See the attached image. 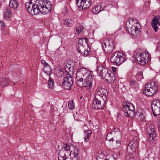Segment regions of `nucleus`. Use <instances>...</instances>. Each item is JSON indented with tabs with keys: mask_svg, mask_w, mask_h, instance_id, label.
I'll list each match as a JSON object with an SVG mask.
<instances>
[{
	"mask_svg": "<svg viewBox=\"0 0 160 160\" xmlns=\"http://www.w3.org/2000/svg\"><path fill=\"white\" fill-rule=\"evenodd\" d=\"M108 96V92L104 89H100L95 95V97L101 98L104 103L107 100Z\"/></svg>",
	"mask_w": 160,
	"mask_h": 160,
	"instance_id": "16",
	"label": "nucleus"
},
{
	"mask_svg": "<svg viewBox=\"0 0 160 160\" xmlns=\"http://www.w3.org/2000/svg\"><path fill=\"white\" fill-rule=\"evenodd\" d=\"M62 151L63 152L62 153H63V155L66 158H67V157H68L69 156H70L72 154L71 151H67V150Z\"/></svg>",
	"mask_w": 160,
	"mask_h": 160,
	"instance_id": "39",
	"label": "nucleus"
},
{
	"mask_svg": "<svg viewBox=\"0 0 160 160\" xmlns=\"http://www.w3.org/2000/svg\"><path fill=\"white\" fill-rule=\"evenodd\" d=\"M89 122L90 123V122H91V120H89Z\"/></svg>",
	"mask_w": 160,
	"mask_h": 160,
	"instance_id": "60",
	"label": "nucleus"
},
{
	"mask_svg": "<svg viewBox=\"0 0 160 160\" xmlns=\"http://www.w3.org/2000/svg\"><path fill=\"white\" fill-rule=\"evenodd\" d=\"M112 69L114 72H115L116 71V68L115 67H112Z\"/></svg>",
	"mask_w": 160,
	"mask_h": 160,
	"instance_id": "52",
	"label": "nucleus"
},
{
	"mask_svg": "<svg viewBox=\"0 0 160 160\" xmlns=\"http://www.w3.org/2000/svg\"><path fill=\"white\" fill-rule=\"evenodd\" d=\"M135 31H136V33L137 32H138V27H137V26H135Z\"/></svg>",
	"mask_w": 160,
	"mask_h": 160,
	"instance_id": "53",
	"label": "nucleus"
},
{
	"mask_svg": "<svg viewBox=\"0 0 160 160\" xmlns=\"http://www.w3.org/2000/svg\"><path fill=\"white\" fill-rule=\"evenodd\" d=\"M76 1L78 8H82V9L89 8L91 3L89 2V0H76Z\"/></svg>",
	"mask_w": 160,
	"mask_h": 160,
	"instance_id": "17",
	"label": "nucleus"
},
{
	"mask_svg": "<svg viewBox=\"0 0 160 160\" xmlns=\"http://www.w3.org/2000/svg\"><path fill=\"white\" fill-rule=\"evenodd\" d=\"M68 107L70 109H73L74 108V106L73 101H70L68 102Z\"/></svg>",
	"mask_w": 160,
	"mask_h": 160,
	"instance_id": "41",
	"label": "nucleus"
},
{
	"mask_svg": "<svg viewBox=\"0 0 160 160\" xmlns=\"http://www.w3.org/2000/svg\"><path fill=\"white\" fill-rule=\"evenodd\" d=\"M118 138H117L116 140V144L118 146H120L121 145V143L122 141V139L121 138L122 136L121 133L120 132V131L118 132Z\"/></svg>",
	"mask_w": 160,
	"mask_h": 160,
	"instance_id": "35",
	"label": "nucleus"
},
{
	"mask_svg": "<svg viewBox=\"0 0 160 160\" xmlns=\"http://www.w3.org/2000/svg\"><path fill=\"white\" fill-rule=\"evenodd\" d=\"M91 73V72H88L86 68L83 67L78 69L76 75L85 78Z\"/></svg>",
	"mask_w": 160,
	"mask_h": 160,
	"instance_id": "21",
	"label": "nucleus"
},
{
	"mask_svg": "<svg viewBox=\"0 0 160 160\" xmlns=\"http://www.w3.org/2000/svg\"><path fill=\"white\" fill-rule=\"evenodd\" d=\"M54 80L49 76L48 82V87L49 88H53L54 87Z\"/></svg>",
	"mask_w": 160,
	"mask_h": 160,
	"instance_id": "33",
	"label": "nucleus"
},
{
	"mask_svg": "<svg viewBox=\"0 0 160 160\" xmlns=\"http://www.w3.org/2000/svg\"><path fill=\"white\" fill-rule=\"evenodd\" d=\"M128 32L134 35L136 33L135 27V26H132V27L129 26L128 29Z\"/></svg>",
	"mask_w": 160,
	"mask_h": 160,
	"instance_id": "37",
	"label": "nucleus"
},
{
	"mask_svg": "<svg viewBox=\"0 0 160 160\" xmlns=\"http://www.w3.org/2000/svg\"><path fill=\"white\" fill-rule=\"evenodd\" d=\"M70 147L69 145H66V146H64V147H62L61 149H60L59 150L60 151V153L62 154L63 152V151L64 150H67V151H70Z\"/></svg>",
	"mask_w": 160,
	"mask_h": 160,
	"instance_id": "38",
	"label": "nucleus"
},
{
	"mask_svg": "<svg viewBox=\"0 0 160 160\" xmlns=\"http://www.w3.org/2000/svg\"><path fill=\"white\" fill-rule=\"evenodd\" d=\"M145 132L148 135V140L150 142L154 140L156 136V133L155 131V126L151 124L148 126Z\"/></svg>",
	"mask_w": 160,
	"mask_h": 160,
	"instance_id": "9",
	"label": "nucleus"
},
{
	"mask_svg": "<svg viewBox=\"0 0 160 160\" xmlns=\"http://www.w3.org/2000/svg\"><path fill=\"white\" fill-rule=\"evenodd\" d=\"M78 151L79 149L78 148H77L76 147L74 148V149L73 152L71 151L72 154L74 155L73 159H78L77 156L78 155Z\"/></svg>",
	"mask_w": 160,
	"mask_h": 160,
	"instance_id": "36",
	"label": "nucleus"
},
{
	"mask_svg": "<svg viewBox=\"0 0 160 160\" xmlns=\"http://www.w3.org/2000/svg\"><path fill=\"white\" fill-rule=\"evenodd\" d=\"M157 49H159V50H160V41L158 43V44L157 46Z\"/></svg>",
	"mask_w": 160,
	"mask_h": 160,
	"instance_id": "50",
	"label": "nucleus"
},
{
	"mask_svg": "<svg viewBox=\"0 0 160 160\" xmlns=\"http://www.w3.org/2000/svg\"><path fill=\"white\" fill-rule=\"evenodd\" d=\"M138 116V121L142 122L145 119V117L142 112H138L136 113Z\"/></svg>",
	"mask_w": 160,
	"mask_h": 160,
	"instance_id": "31",
	"label": "nucleus"
},
{
	"mask_svg": "<svg viewBox=\"0 0 160 160\" xmlns=\"http://www.w3.org/2000/svg\"><path fill=\"white\" fill-rule=\"evenodd\" d=\"M114 132H117L118 131V130H119V129L118 128H114Z\"/></svg>",
	"mask_w": 160,
	"mask_h": 160,
	"instance_id": "54",
	"label": "nucleus"
},
{
	"mask_svg": "<svg viewBox=\"0 0 160 160\" xmlns=\"http://www.w3.org/2000/svg\"><path fill=\"white\" fill-rule=\"evenodd\" d=\"M149 56L146 52L141 53L136 57L135 61L139 64L144 65L148 62Z\"/></svg>",
	"mask_w": 160,
	"mask_h": 160,
	"instance_id": "8",
	"label": "nucleus"
},
{
	"mask_svg": "<svg viewBox=\"0 0 160 160\" xmlns=\"http://www.w3.org/2000/svg\"><path fill=\"white\" fill-rule=\"evenodd\" d=\"M104 72L102 77L105 79L110 83L113 82L115 79V77L114 74L112 73V71L109 69L107 68Z\"/></svg>",
	"mask_w": 160,
	"mask_h": 160,
	"instance_id": "12",
	"label": "nucleus"
},
{
	"mask_svg": "<svg viewBox=\"0 0 160 160\" xmlns=\"http://www.w3.org/2000/svg\"><path fill=\"white\" fill-rule=\"evenodd\" d=\"M151 108L153 113L155 116L160 114V103L153 102L152 104Z\"/></svg>",
	"mask_w": 160,
	"mask_h": 160,
	"instance_id": "18",
	"label": "nucleus"
},
{
	"mask_svg": "<svg viewBox=\"0 0 160 160\" xmlns=\"http://www.w3.org/2000/svg\"><path fill=\"white\" fill-rule=\"evenodd\" d=\"M159 21H160V16H155L152 20L151 24L152 27L155 32H157L158 31V28L157 25L159 23Z\"/></svg>",
	"mask_w": 160,
	"mask_h": 160,
	"instance_id": "20",
	"label": "nucleus"
},
{
	"mask_svg": "<svg viewBox=\"0 0 160 160\" xmlns=\"http://www.w3.org/2000/svg\"><path fill=\"white\" fill-rule=\"evenodd\" d=\"M81 40L82 41V42H81L82 43V42H84V41L85 42V43L86 44H87V45L88 47H89L88 45V39L87 38H81L80 40Z\"/></svg>",
	"mask_w": 160,
	"mask_h": 160,
	"instance_id": "43",
	"label": "nucleus"
},
{
	"mask_svg": "<svg viewBox=\"0 0 160 160\" xmlns=\"http://www.w3.org/2000/svg\"><path fill=\"white\" fill-rule=\"evenodd\" d=\"M106 140L107 141H109V142H112L114 141V139L113 138H112L109 139V138H108V136H107V137L106 138Z\"/></svg>",
	"mask_w": 160,
	"mask_h": 160,
	"instance_id": "48",
	"label": "nucleus"
},
{
	"mask_svg": "<svg viewBox=\"0 0 160 160\" xmlns=\"http://www.w3.org/2000/svg\"><path fill=\"white\" fill-rule=\"evenodd\" d=\"M105 160H109L108 159H106Z\"/></svg>",
	"mask_w": 160,
	"mask_h": 160,
	"instance_id": "62",
	"label": "nucleus"
},
{
	"mask_svg": "<svg viewBox=\"0 0 160 160\" xmlns=\"http://www.w3.org/2000/svg\"><path fill=\"white\" fill-rule=\"evenodd\" d=\"M158 125H159L160 126V117H159L158 118Z\"/></svg>",
	"mask_w": 160,
	"mask_h": 160,
	"instance_id": "55",
	"label": "nucleus"
},
{
	"mask_svg": "<svg viewBox=\"0 0 160 160\" xmlns=\"http://www.w3.org/2000/svg\"><path fill=\"white\" fill-rule=\"evenodd\" d=\"M41 63L42 64L44 65V67H47V66H49L48 63H47L45 60H42L41 61Z\"/></svg>",
	"mask_w": 160,
	"mask_h": 160,
	"instance_id": "47",
	"label": "nucleus"
},
{
	"mask_svg": "<svg viewBox=\"0 0 160 160\" xmlns=\"http://www.w3.org/2000/svg\"><path fill=\"white\" fill-rule=\"evenodd\" d=\"M11 15L12 13L10 9L9 8H6L4 11V18H5L6 19H8L10 18Z\"/></svg>",
	"mask_w": 160,
	"mask_h": 160,
	"instance_id": "29",
	"label": "nucleus"
},
{
	"mask_svg": "<svg viewBox=\"0 0 160 160\" xmlns=\"http://www.w3.org/2000/svg\"><path fill=\"white\" fill-rule=\"evenodd\" d=\"M139 139L137 137H134L132 140L130 141L127 147V151L130 154L135 152L136 148L139 145Z\"/></svg>",
	"mask_w": 160,
	"mask_h": 160,
	"instance_id": "7",
	"label": "nucleus"
},
{
	"mask_svg": "<svg viewBox=\"0 0 160 160\" xmlns=\"http://www.w3.org/2000/svg\"><path fill=\"white\" fill-rule=\"evenodd\" d=\"M103 102L101 98H99L95 96L92 104V107L95 110L104 109V104H101L102 102Z\"/></svg>",
	"mask_w": 160,
	"mask_h": 160,
	"instance_id": "15",
	"label": "nucleus"
},
{
	"mask_svg": "<svg viewBox=\"0 0 160 160\" xmlns=\"http://www.w3.org/2000/svg\"><path fill=\"white\" fill-rule=\"evenodd\" d=\"M127 60L125 55L119 52H114L111 55L110 60L111 62L118 66H119Z\"/></svg>",
	"mask_w": 160,
	"mask_h": 160,
	"instance_id": "1",
	"label": "nucleus"
},
{
	"mask_svg": "<svg viewBox=\"0 0 160 160\" xmlns=\"http://www.w3.org/2000/svg\"><path fill=\"white\" fill-rule=\"evenodd\" d=\"M0 23L1 24V29L2 31V33L5 35L8 34L9 33L8 27L2 21H0Z\"/></svg>",
	"mask_w": 160,
	"mask_h": 160,
	"instance_id": "22",
	"label": "nucleus"
},
{
	"mask_svg": "<svg viewBox=\"0 0 160 160\" xmlns=\"http://www.w3.org/2000/svg\"><path fill=\"white\" fill-rule=\"evenodd\" d=\"M42 6V4L39 2L36 4H33L32 5V3H26L25 4L26 8L32 15L41 14Z\"/></svg>",
	"mask_w": 160,
	"mask_h": 160,
	"instance_id": "2",
	"label": "nucleus"
},
{
	"mask_svg": "<svg viewBox=\"0 0 160 160\" xmlns=\"http://www.w3.org/2000/svg\"><path fill=\"white\" fill-rule=\"evenodd\" d=\"M138 23H139V22H136V24H138Z\"/></svg>",
	"mask_w": 160,
	"mask_h": 160,
	"instance_id": "59",
	"label": "nucleus"
},
{
	"mask_svg": "<svg viewBox=\"0 0 160 160\" xmlns=\"http://www.w3.org/2000/svg\"><path fill=\"white\" fill-rule=\"evenodd\" d=\"M107 68L102 66H99L97 67L96 70L97 73L100 77H102L104 72L105 71Z\"/></svg>",
	"mask_w": 160,
	"mask_h": 160,
	"instance_id": "25",
	"label": "nucleus"
},
{
	"mask_svg": "<svg viewBox=\"0 0 160 160\" xmlns=\"http://www.w3.org/2000/svg\"><path fill=\"white\" fill-rule=\"evenodd\" d=\"M112 132H110L109 133H108L107 135V136H108H108L109 135V134H112Z\"/></svg>",
	"mask_w": 160,
	"mask_h": 160,
	"instance_id": "56",
	"label": "nucleus"
},
{
	"mask_svg": "<svg viewBox=\"0 0 160 160\" xmlns=\"http://www.w3.org/2000/svg\"><path fill=\"white\" fill-rule=\"evenodd\" d=\"M42 8L41 9V14H45L50 12L52 8V4L50 2H47L46 5L44 6L42 4L43 2H41Z\"/></svg>",
	"mask_w": 160,
	"mask_h": 160,
	"instance_id": "19",
	"label": "nucleus"
},
{
	"mask_svg": "<svg viewBox=\"0 0 160 160\" xmlns=\"http://www.w3.org/2000/svg\"><path fill=\"white\" fill-rule=\"evenodd\" d=\"M104 72L102 77L105 79L110 83L113 82L115 79V77L114 74L112 73V71L109 69L107 68Z\"/></svg>",
	"mask_w": 160,
	"mask_h": 160,
	"instance_id": "14",
	"label": "nucleus"
},
{
	"mask_svg": "<svg viewBox=\"0 0 160 160\" xmlns=\"http://www.w3.org/2000/svg\"><path fill=\"white\" fill-rule=\"evenodd\" d=\"M73 75L70 73H67L62 82V86L65 90H69L71 89L73 85L72 78Z\"/></svg>",
	"mask_w": 160,
	"mask_h": 160,
	"instance_id": "5",
	"label": "nucleus"
},
{
	"mask_svg": "<svg viewBox=\"0 0 160 160\" xmlns=\"http://www.w3.org/2000/svg\"><path fill=\"white\" fill-rule=\"evenodd\" d=\"M9 82V79L8 78H0V86L2 88L7 86Z\"/></svg>",
	"mask_w": 160,
	"mask_h": 160,
	"instance_id": "24",
	"label": "nucleus"
},
{
	"mask_svg": "<svg viewBox=\"0 0 160 160\" xmlns=\"http://www.w3.org/2000/svg\"><path fill=\"white\" fill-rule=\"evenodd\" d=\"M104 72L102 77L105 79L110 83L113 82L115 79V77L114 74L112 73V71L109 69L107 68Z\"/></svg>",
	"mask_w": 160,
	"mask_h": 160,
	"instance_id": "13",
	"label": "nucleus"
},
{
	"mask_svg": "<svg viewBox=\"0 0 160 160\" xmlns=\"http://www.w3.org/2000/svg\"><path fill=\"white\" fill-rule=\"evenodd\" d=\"M83 127L84 130L86 131V130H89L87 125V124H84L83 126Z\"/></svg>",
	"mask_w": 160,
	"mask_h": 160,
	"instance_id": "49",
	"label": "nucleus"
},
{
	"mask_svg": "<svg viewBox=\"0 0 160 160\" xmlns=\"http://www.w3.org/2000/svg\"><path fill=\"white\" fill-rule=\"evenodd\" d=\"M72 21L70 18L65 19L64 21V24L67 27H71L72 25Z\"/></svg>",
	"mask_w": 160,
	"mask_h": 160,
	"instance_id": "32",
	"label": "nucleus"
},
{
	"mask_svg": "<svg viewBox=\"0 0 160 160\" xmlns=\"http://www.w3.org/2000/svg\"><path fill=\"white\" fill-rule=\"evenodd\" d=\"M101 44L104 51L107 53H111L115 48V42L111 39L104 41L103 42H101Z\"/></svg>",
	"mask_w": 160,
	"mask_h": 160,
	"instance_id": "4",
	"label": "nucleus"
},
{
	"mask_svg": "<svg viewBox=\"0 0 160 160\" xmlns=\"http://www.w3.org/2000/svg\"><path fill=\"white\" fill-rule=\"evenodd\" d=\"M92 132L91 130H86L84 132L83 139L85 142H87L90 137L91 136Z\"/></svg>",
	"mask_w": 160,
	"mask_h": 160,
	"instance_id": "26",
	"label": "nucleus"
},
{
	"mask_svg": "<svg viewBox=\"0 0 160 160\" xmlns=\"http://www.w3.org/2000/svg\"><path fill=\"white\" fill-rule=\"evenodd\" d=\"M57 73L59 74H60V76H62V74L63 73V72L62 69L60 68L58 69L57 70Z\"/></svg>",
	"mask_w": 160,
	"mask_h": 160,
	"instance_id": "46",
	"label": "nucleus"
},
{
	"mask_svg": "<svg viewBox=\"0 0 160 160\" xmlns=\"http://www.w3.org/2000/svg\"><path fill=\"white\" fill-rule=\"evenodd\" d=\"M93 80L92 73L84 78V82L83 83L84 87L88 88L87 90L89 91L91 90L92 87V82Z\"/></svg>",
	"mask_w": 160,
	"mask_h": 160,
	"instance_id": "11",
	"label": "nucleus"
},
{
	"mask_svg": "<svg viewBox=\"0 0 160 160\" xmlns=\"http://www.w3.org/2000/svg\"><path fill=\"white\" fill-rule=\"evenodd\" d=\"M81 42L82 41L79 40L78 43L79 45L78 46V49L79 52L81 54L83 53L84 55L86 56H93L94 54L91 51L90 47H88V48L85 49L83 44Z\"/></svg>",
	"mask_w": 160,
	"mask_h": 160,
	"instance_id": "10",
	"label": "nucleus"
},
{
	"mask_svg": "<svg viewBox=\"0 0 160 160\" xmlns=\"http://www.w3.org/2000/svg\"><path fill=\"white\" fill-rule=\"evenodd\" d=\"M84 78L80 76L76 75V83L79 87H82V85H83V81Z\"/></svg>",
	"mask_w": 160,
	"mask_h": 160,
	"instance_id": "28",
	"label": "nucleus"
},
{
	"mask_svg": "<svg viewBox=\"0 0 160 160\" xmlns=\"http://www.w3.org/2000/svg\"><path fill=\"white\" fill-rule=\"evenodd\" d=\"M18 6L17 0H11L9 2V6L10 8L14 9H16Z\"/></svg>",
	"mask_w": 160,
	"mask_h": 160,
	"instance_id": "27",
	"label": "nucleus"
},
{
	"mask_svg": "<svg viewBox=\"0 0 160 160\" xmlns=\"http://www.w3.org/2000/svg\"><path fill=\"white\" fill-rule=\"evenodd\" d=\"M83 28L82 27H76V30L78 34L80 33L82 29Z\"/></svg>",
	"mask_w": 160,
	"mask_h": 160,
	"instance_id": "44",
	"label": "nucleus"
},
{
	"mask_svg": "<svg viewBox=\"0 0 160 160\" xmlns=\"http://www.w3.org/2000/svg\"><path fill=\"white\" fill-rule=\"evenodd\" d=\"M64 68L66 72H67V73H70L71 75H72L73 74V72H71L70 70L71 68V65L70 64H69L68 63H66L65 65Z\"/></svg>",
	"mask_w": 160,
	"mask_h": 160,
	"instance_id": "34",
	"label": "nucleus"
},
{
	"mask_svg": "<svg viewBox=\"0 0 160 160\" xmlns=\"http://www.w3.org/2000/svg\"><path fill=\"white\" fill-rule=\"evenodd\" d=\"M75 159H73V160H78V159H76V160Z\"/></svg>",
	"mask_w": 160,
	"mask_h": 160,
	"instance_id": "61",
	"label": "nucleus"
},
{
	"mask_svg": "<svg viewBox=\"0 0 160 160\" xmlns=\"http://www.w3.org/2000/svg\"><path fill=\"white\" fill-rule=\"evenodd\" d=\"M62 154L60 153V151H59L58 154L59 156L58 158V160H67L68 158H66L64 156L63 154Z\"/></svg>",
	"mask_w": 160,
	"mask_h": 160,
	"instance_id": "40",
	"label": "nucleus"
},
{
	"mask_svg": "<svg viewBox=\"0 0 160 160\" xmlns=\"http://www.w3.org/2000/svg\"><path fill=\"white\" fill-rule=\"evenodd\" d=\"M158 130L159 132H160V126L159 125H158Z\"/></svg>",
	"mask_w": 160,
	"mask_h": 160,
	"instance_id": "57",
	"label": "nucleus"
},
{
	"mask_svg": "<svg viewBox=\"0 0 160 160\" xmlns=\"http://www.w3.org/2000/svg\"><path fill=\"white\" fill-rule=\"evenodd\" d=\"M134 19H132V18L129 19V21H128L129 23H130V22H131L132 23L134 21Z\"/></svg>",
	"mask_w": 160,
	"mask_h": 160,
	"instance_id": "51",
	"label": "nucleus"
},
{
	"mask_svg": "<svg viewBox=\"0 0 160 160\" xmlns=\"http://www.w3.org/2000/svg\"><path fill=\"white\" fill-rule=\"evenodd\" d=\"M137 83L136 81L131 80L129 83L130 86H135L137 85Z\"/></svg>",
	"mask_w": 160,
	"mask_h": 160,
	"instance_id": "45",
	"label": "nucleus"
},
{
	"mask_svg": "<svg viewBox=\"0 0 160 160\" xmlns=\"http://www.w3.org/2000/svg\"><path fill=\"white\" fill-rule=\"evenodd\" d=\"M135 108L132 104L129 105L127 103L122 105V111L123 115L126 117H131L132 116L135 112Z\"/></svg>",
	"mask_w": 160,
	"mask_h": 160,
	"instance_id": "6",
	"label": "nucleus"
},
{
	"mask_svg": "<svg viewBox=\"0 0 160 160\" xmlns=\"http://www.w3.org/2000/svg\"><path fill=\"white\" fill-rule=\"evenodd\" d=\"M157 84L154 82H151L145 85V89L143 91V93L147 96H152L157 92Z\"/></svg>",
	"mask_w": 160,
	"mask_h": 160,
	"instance_id": "3",
	"label": "nucleus"
},
{
	"mask_svg": "<svg viewBox=\"0 0 160 160\" xmlns=\"http://www.w3.org/2000/svg\"><path fill=\"white\" fill-rule=\"evenodd\" d=\"M137 75L141 79L144 78L143 76V72L142 71H138L137 72Z\"/></svg>",
	"mask_w": 160,
	"mask_h": 160,
	"instance_id": "42",
	"label": "nucleus"
},
{
	"mask_svg": "<svg viewBox=\"0 0 160 160\" xmlns=\"http://www.w3.org/2000/svg\"><path fill=\"white\" fill-rule=\"evenodd\" d=\"M158 25H159L160 26V21H159V23L158 24Z\"/></svg>",
	"mask_w": 160,
	"mask_h": 160,
	"instance_id": "58",
	"label": "nucleus"
},
{
	"mask_svg": "<svg viewBox=\"0 0 160 160\" xmlns=\"http://www.w3.org/2000/svg\"><path fill=\"white\" fill-rule=\"evenodd\" d=\"M43 70L44 72L47 75H48L49 76L52 73L51 68L49 65L44 67Z\"/></svg>",
	"mask_w": 160,
	"mask_h": 160,
	"instance_id": "30",
	"label": "nucleus"
},
{
	"mask_svg": "<svg viewBox=\"0 0 160 160\" xmlns=\"http://www.w3.org/2000/svg\"><path fill=\"white\" fill-rule=\"evenodd\" d=\"M103 5L95 6L92 9V12L94 14H97L102 10H104V7Z\"/></svg>",
	"mask_w": 160,
	"mask_h": 160,
	"instance_id": "23",
	"label": "nucleus"
}]
</instances>
